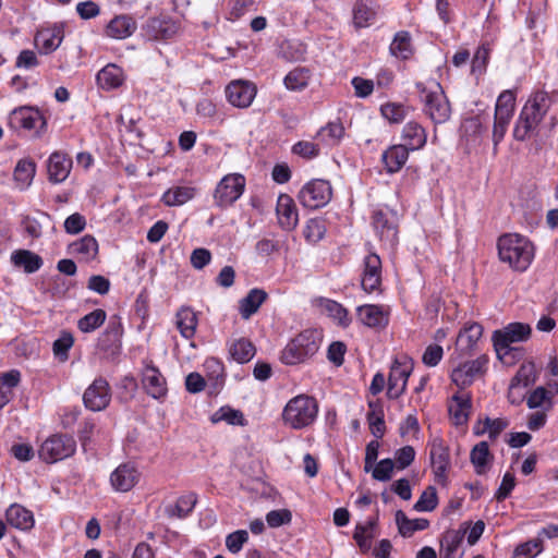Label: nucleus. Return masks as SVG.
Wrapping results in <instances>:
<instances>
[{"label": "nucleus", "mask_w": 558, "mask_h": 558, "mask_svg": "<svg viewBox=\"0 0 558 558\" xmlns=\"http://www.w3.org/2000/svg\"><path fill=\"white\" fill-rule=\"evenodd\" d=\"M554 100L545 90H537L530 96L517 120L513 136L518 141H525L544 119Z\"/></svg>", "instance_id": "obj_1"}, {"label": "nucleus", "mask_w": 558, "mask_h": 558, "mask_svg": "<svg viewBox=\"0 0 558 558\" xmlns=\"http://www.w3.org/2000/svg\"><path fill=\"white\" fill-rule=\"evenodd\" d=\"M534 251L533 243L517 233L504 234L498 240L499 258L518 271L527 269L534 258Z\"/></svg>", "instance_id": "obj_2"}, {"label": "nucleus", "mask_w": 558, "mask_h": 558, "mask_svg": "<svg viewBox=\"0 0 558 558\" xmlns=\"http://www.w3.org/2000/svg\"><path fill=\"white\" fill-rule=\"evenodd\" d=\"M415 88L420 94L421 101L423 102L424 113L435 123H444L449 120L451 114L450 102L441 87L436 81H430L427 84L417 82Z\"/></svg>", "instance_id": "obj_3"}, {"label": "nucleus", "mask_w": 558, "mask_h": 558, "mask_svg": "<svg viewBox=\"0 0 558 558\" xmlns=\"http://www.w3.org/2000/svg\"><path fill=\"white\" fill-rule=\"evenodd\" d=\"M317 414V400L307 395H299L288 401L281 416L284 425L293 429H302L312 425Z\"/></svg>", "instance_id": "obj_4"}, {"label": "nucleus", "mask_w": 558, "mask_h": 558, "mask_svg": "<svg viewBox=\"0 0 558 558\" xmlns=\"http://www.w3.org/2000/svg\"><path fill=\"white\" fill-rule=\"evenodd\" d=\"M322 335L306 329L295 336L281 351L280 360L286 365H295L312 357L319 349Z\"/></svg>", "instance_id": "obj_5"}, {"label": "nucleus", "mask_w": 558, "mask_h": 558, "mask_svg": "<svg viewBox=\"0 0 558 558\" xmlns=\"http://www.w3.org/2000/svg\"><path fill=\"white\" fill-rule=\"evenodd\" d=\"M531 335V327L523 323H511L502 329L494 331L493 342L500 360H505L515 349L512 343L525 341Z\"/></svg>", "instance_id": "obj_6"}, {"label": "nucleus", "mask_w": 558, "mask_h": 558, "mask_svg": "<svg viewBox=\"0 0 558 558\" xmlns=\"http://www.w3.org/2000/svg\"><path fill=\"white\" fill-rule=\"evenodd\" d=\"M245 178L240 173L225 175L217 184L214 192L215 205L227 208L236 202L245 190Z\"/></svg>", "instance_id": "obj_7"}, {"label": "nucleus", "mask_w": 558, "mask_h": 558, "mask_svg": "<svg viewBox=\"0 0 558 558\" xmlns=\"http://www.w3.org/2000/svg\"><path fill=\"white\" fill-rule=\"evenodd\" d=\"M76 450V441L68 435H52L46 439L38 454L47 463H54L71 457Z\"/></svg>", "instance_id": "obj_8"}, {"label": "nucleus", "mask_w": 558, "mask_h": 558, "mask_svg": "<svg viewBox=\"0 0 558 558\" xmlns=\"http://www.w3.org/2000/svg\"><path fill=\"white\" fill-rule=\"evenodd\" d=\"M332 196V189L328 181L314 179L306 183L299 192L300 203L310 209H317L327 205Z\"/></svg>", "instance_id": "obj_9"}, {"label": "nucleus", "mask_w": 558, "mask_h": 558, "mask_svg": "<svg viewBox=\"0 0 558 558\" xmlns=\"http://www.w3.org/2000/svg\"><path fill=\"white\" fill-rule=\"evenodd\" d=\"M412 371V360L407 355L395 359L388 377L387 397L389 399H398L404 393Z\"/></svg>", "instance_id": "obj_10"}, {"label": "nucleus", "mask_w": 558, "mask_h": 558, "mask_svg": "<svg viewBox=\"0 0 558 558\" xmlns=\"http://www.w3.org/2000/svg\"><path fill=\"white\" fill-rule=\"evenodd\" d=\"M488 357L481 355L475 360L459 363L451 371V380L460 389L471 386L476 378L482 377L487 369Z\"/></svg>", "instance_id": "obj_11"}, {"label": "nucleus", "mask_w": 558, "mask_h": 558, "mask_svg": "<svg viewBox=\"0 0 558 558\" xmlns=\"http://www.w3.org/2000/svg\"><path fill=\"white\" fill-rule=\"evenodd\" d=\"M112 391L108 380L104 377L95 378L83 393L84 407L93 412H100L111 402Z\"/></svg>", "instance_id": "obj_12"}, {"label": "nucleus", "mask_w": 558, "mask_h": 558, "mask_svg": "<svg viewBox=\"0 0 558 558\" xmlns=\"http://www.w3.org/2000/svg\"><path fill=\"white\" fill-rule=\"evenodd\" d=\"M257 93L256 86L248 81L234 80L226 87V97L230 105L236 108H248Z\"/></svg>", "instance_id": "obj_13"}, {"label": "nucleus", "mask_w": 558, "mask_h": 558, "mask_svg": "<svg viewBox=\"0 0 558 558\" xmlns=\"http://www.w3.org/2000/svg\"><path fill=\"white\" fill-rule=\"evenodd\" d=\"M141 473L137 468L131 463H122L110 474V484L116 492H130L140 481Z\"/></svg>", "instance_id": "obj_14"}, {"label": "nucleus", "mask_w": 558, "mask_h": 558, "mask_svg": "<svg viewBox=\"0 0 558 558\" xmlns=\"http://www.w3.org/2000/svg\"><path fill=\"white\" fill-rule=\"evenodd\" d=\"M142 384L145 391L154 399L163 398L167 395L166 378L157 367L147 364L142 373Z\"/></svg>", "instance_id": "obj_15"}, {"label": "nucleus", "mask_w": 558, "mask_h": 558, "mask_svg": "<svg viewBox=\"0 0 558 558\" xmlns=\"http://www.w3.org/2000/svg\"><path fill=\"white\" fill-rule=\"evenodd\" d=\"M381 282V260L375 253H371L364 258V271L361 286L365 292L377 290Z\"/></svg>", "instance_id": "obj_16"}, {"label": "nucleus", "mask_w": 558, "mask_h": 558, "mask_svg": "<svg viewBox=\"0 0 558 558\" xmlns=\"http://www.w3.org/2000/svg\"><path fill=\"white\" fill-rule=\"evenodd\" d=\"M72 158L68 155L54 151L48 159V180L53 183L64 182L72 169Z\"/></svg>", "instance_id": "obj_17"}, {"label": "nucleus", "mask_w": 558, "mask_h": 558, "mask_svg": "<svg viewBox=\"0 0 558 558\" xmlns=\"http://www.w3.org/2000/svg\"><path fill=\"white\" fill-rule=\"evenodd\" d=\"M430 462L433 472L438 483H444L447 478V471L450 459L448 448L441 440L435 439L430 447Z\"/></svg>", "instance_id": "obj_18"}, {"label": "nucleus", "mask_w": 558, "mask_h": 558, "mask_svg": "<svg viewBox=\"0 0 558 558\" xmlns=\"http://www.w3.org/2000/svg\"><path fill=\"white\" fill-rule=\"evenodd\" d=\"M279 226L283 230H293L299 221L298 210L293 199L287 195L281 194L278 197L276 206Z\"/></svg>", "instance_id": "obj_19"}, {"label": "nucleus", "mask_w": 558, "mask_h": 558, "mask_svg": "<svg viewBox=\"0 0 558 558\" xmlns=\"http://www.w3.org/2000/svg\"><path fill=\"white\" fill-rule=\"evenodd\" d=\"M144 34L150 40H166L172 38L178 27L175 23L170 20L151 17L144 26Z\"/></svg>", "instance_id": "obj_20"}, {"label": "nucleus", "mask_w": 558, "mask_h": 558, "mask_svg": "<svg viewBox=\"0 0 558 558\" xmlns=\"http://www.w3.org/2000/svg\"><path fill=\"white\" fill-rule=\"evenodd\" d=\"M373 226L380 240L393 245L397 242V225L395 218L381 210L375 211L373 215Z\"/></svg>", "instance_id": "obj_21"}, {"label": "nucleus", "mask_w": 558, "mask_h": 558, "mask_svg": "<svg viewBox=\"0 0 558 558\" xmlns=\"http://www.w3.org/2000/svg\"><path fill=\"white\" fill-rule=\"evenodd\" d=\"M401 140V145H407L409 150H417L426 144L427 134L420 123L409 121L402 129Z\"/></svg>", "instance_id": "obj_22"}, {"label": "nucleus", "mask_w": 558, "mask_h": 558, "mask_svg": "<svg viewBox=\"0 0 558 558\" xmlns=\"http://www.w3.org/2000/svg\"><path fill=\"white\" fill-rule=\"evenodd\" d=\"M409 149L407 145H392L381 155V161L387 172L396 173L401 170L409 158Z\"/></svg>", "instance_id": "obj_23"}, {"label": "nucleus", "mask_w": 558, "mask_h": 558, "mask_svg": "<svg viewBox=\"0 0 558 558\" xmlns=\"http://www.w3.org/2000/svg\"><path fill=\"white\" fill-rule=\"evenodd\" d=\"M360 322L371 328H381L388 324V316L379 305L366 304L357 307Z\"/></svg>", "instance_id": "obj_24"}, {"label": "nucleus", "mask_w": 558, "mask_h": 558, "mask_svg": "<svg viewBox=\"0 0 558 558\" xmlns=\"http://www.w3.org/2000/svg\"><path fill=\"white\" fill-rule=\"evenodd\" d=\"M7 522L19 530L28 531L34 526L33 512L21 505H11L5 512Z\"/></svg>", "instance_id": "obj_25"}, {"label": "nucleus", "mask_w": 558, "mask_h": 558, "mask_svg": "<svg viewBox=\"0 0 558 558\" xmlns=\"http://www.w3.org/2000/svg\"><path fill=\"white\" fill-rule=\"evenodd\" d=\"M136 29V22L129 15L113 17L106 27V34L113 39L130 37Z\"/></svg>", "instance_id": "obj_26"}, {"label": "nucleus", "mask_w": 558, "mask_h": 558, "mask_svg": "<svg viewBox=\"0 0 558 558\" xmlns=\"http://www.w3.org/2000/svg\"><path fill=\"white\" fill-rule=\"evenodd\" d=\"M11 119L25 130H35L46 124L39 110L29 107L14 109Z\"/></svg>", "instance_id": "obj_27"}, {"label": "nucleus", "mask_w": 558, "mask_h": 558, "mask_svg": "<svg viewBox=\"0 0 558 558\" xmlns=\"http://www.w3.org/2000/svg\"><path fill=\"white\" fill-rule=\"evenodd\" d=\"M96 80L98 86L105 90L118 88L124 81L123 70L116 64H107L98 72Z\"/></svg>", "instance_id": "obj_28"}, {"label": "nucleus", "mask_w": 558, "mask_h": 558, "mask_svg": "<svg viewBox=\"0 0 558 558\" xmlns=\"http://www.w3.org/2000/svg\"><path fill=\"white\" fill-rule=\"evenodd\" d=\"M175 325L183 338L192 339L198 325L196 313L190 307H181L175 315Z\"/></svg>", "instance_id": "obj_29"}, {"label": "nucleus", "mask_w": 558, "mask_h": 558, "mask_svg": "<svg viewBox=\"0 0 558 558\" xmlns=\"http://www.w3.org/2000/svg\"><path fill=\"white\" fill-rule=\"evenodd\" d=\"M267 293L263 289L254 288L248 291L245 298L240 301V314L242 318L248 319L255 314L260 305L267 300Z\"/></svg>", "instance_id": "obj_30"}, {"label": "nucleus", "mask_w": 558, "mask_h": 558, "mask_svg": "<svg viewBox=\"0 0 558 558\" xmlns=\"http://www.w3.org/2000/svg\"><path fill=\"white\" fill-rule=\"evenodd\" d=\"M122 326L119 322H110L106 330L98 338L97 347L100 351L114 352L120 348Z\"/></svg>", "instance_id": "obj_31"}, {"label": "nucleus", "mask_w": 558, "mask_h": 558, "mask_svg": "<svg viewBox=\"0 0 558 558\" xmlns=\"http://www.w3.org/2000/svg\"><path fill=\"white\" fill-rule=\"evenodd\" d=\"M482 333L483 327L477 323L465 326L457 337V349L464 353L471 352L482 337Z\"/></svg>", "instance_id": "obj_32"}, {"label": "nucleus", "mask_w": 558, "mask_h": 558, "mask_svg": "<svg viewBox=\"0 0 558 558\" xmlns=\"http://www.w3.org/2000/svg\"><path fill=\"white\" fill-rule=\"evenodd\" d=\"M62 39L63 35L60 28H47L36 34L35 44L40 52L49 53L61 45Z\"/></svg>", "instance_id": "obj_33"}, {"label": "nucleus", "mask_w": 558, "mask_h": 558, "mask_svg": "<svg viewBox=\"0 0 558 558\" xmlns=\"http://www.w3.org/2000/svg\"><path fill=\"white\" fill-rule=\"evenodd\" d=\"M11 262L14 266L22 267L27 274H33L43 266L41 257L27 250L13 252L11 255Z\"/></svg>", "instance_id": "obj_34"}, {"label": "nucleus", "mask_w": 558, "mask_h": 558, "mask_svg": "<svg viewBox=\"0 0 558 558\" xmlns=\"http://www.w3.org/2000/svg\"><path fill=\"white\" fill-rule=\"evenodd\" d=\"M197 502V496L194 493H189L178 498L174 505L166 507V513L170 518H186L194 509Z\"/></svg>", "instance_id": "obj_35"}, {"label": "nucleus", "mask_w": 558, "mask_h": 558, "mask_svg": "<svg viewBox=\"0 0 558 558\" xmlns=\"http://www.w3.org/2000/svg\"><path fill=\"white\" fill-rule=\"evenodd\" d=\"M396 522L399 533L403 537H410L414 532L426 530L429 526V521L427 519L420 518L410 520L401 510L396 512Z\"/></svg>", "instance_id": "obj_36"}, {"label": "nucleus", "mask_w": 558, "mask_h": 558, "mask_svg": "<svg viewBox=\"0 0 558 558\" xmlns=\"http://www.w3.org/2000/svg\"><path fill=\"white\" fill-rule=\"evenodd\" d=\"M471 409V398L469 395L452 397V403L449 405V413L456 425L466 423Z\"/></svg>", "instance_id": "obj_37"}, {"label": "nucleus", "mask_w": 558, "mask_h": 558, "mask_svg": "<svg viewBox=\"0 0 558 558\" xmlns=\"http://www.w3.org/2000/svg\"><path fill=\"white\" fill-rule=\"evenodd\" d=\"M36 173V165L31 159H21L14 169V180L21 190L27 189Z\"/></svg>", "instance_id": "obj_38"}, {"label": "nucleus", "mask_w": 558, "mask_h": 558, "mask_svg": "<svg viewBox=\"0 0 558 558\" xmlns=\"http://www.w3.org/2000/svg\"><path fill=\"white\" fill-rule=\"evenodd\" d=\"M195 196V189L191 186H175L166 191L161 197L167 206H181Z\"/></svg>", "instance_id": "obj_39"}, {"label": "nucleus", "mask_w": 558, "mask_h": 558, "mask_svg": "<svg viewBox=\"0 0 558 558\" xmlns=\"http://www.w3.org/2000/svg\"><path fill=\"white\" fill-rule=\"evenodd\" d=\"M470 459L475 468V472L480 475L484 474L486 472L488 462L492 459L488 444L486 441H481L475 445L471 450Z\"/></svg>", "instance_id": "obj_40"}, {"label": "nucleus", "mask_w": 558, "mask_h": 558, "mask_svg": "<svg viewBox=\"0 0 558 558\" xmlns=\"http://www.w3.org/2000/svg\"><path fill=\"white\" fill-rule=\"evenodd\" d=\"M509 423L505 418H489L486 417L483 422L478 421L474 426L476 435L488 434L490 439H496L499 434L508 427Z\"/></svg>", "instance_id": "obj_41"}, {"label": "nucleus", "mask_w": 558, "mask_h": 558, "mask_svg": "<svg viewBox=\"0 0 558 558\" xmlns=\"http://www.w3.org/2000/svg\"><path fill=\"white\" fill-rule=\"evenodd\" d=\"M390 52L392 56L405 60L413 53L411 36L408 32H399L396 34L391 45Z\"/></svg>", "instance_id": "obj_42"}, {"label": "nucleus", "mask_w": 558, "mask_h": 558, "mask_svg": "<svg viewBox=\"0 0 558 558\" xmlns=\"http://www.w3.org/2000/svg\"><path fill=\"white\" fill-rule=\"evenodd\" d=\"M106 318L107 314L104 310H94L78 319L77 328L85 333L93 332L105 323Z\"/></svg>", "instance_id": "obj_43"}, {"label": "nucleus", "mask_w": 558, "mask_h": 558, "mask_svg": "<svg viewBox=\"0 0 558 558\" xmlns=\"http://www.w3.org/2000/svg\"><path fill=\"white\" fill-rule=\"evenodd\" d=\"M71 248L74 253L82 255L85 260H92L98 253V243L92 235H85L81 240L75 241Z\"/></svg>", "instance_id": "obj_44"}, {"label": "nucleus", "mask_w": 558, "mask_h": 558, "mask_svg": "<svg viewBox=\"0 0 558 558\" xmlns=\"http://www.w3.org/2000/svg\"><path fill=\"white\" fill-rule=\"evenodd\" d=\"M463 538V533L457 530L447 531L441 538V554L442 558H454Z\"/></svg>", "instance_id": "obj_45"}, {"label": "nucleus", "mask_w": 558, "mask_h": 558, "mask_svg": "<svg viewBox=\"0 0 558 558\" xmlns=\"http://www.w3.org/2000/svg\"><path fill=\"white\" fill-rule=\"evenodd\" d=\"M230 354L239 363H246L255 355V347L246 339H238L230 347Z\"/></svg>", "instance_id": "obj_46"}, {"label": "nucleus", "mask_w": 558, "mask_h": 558, "mask_svg": "<svg viewBox=\"0 0 558 558\" xmlns=\"http://www.w3.org/2000/svg\"><path fill=\"white\" fill-rule=\"evenodd\" d=\"M310 81V71L306 68H295L284 77V85L290 90H302Z\"/></svg>", "instance_id": "obj_47"}, {"label": "nucleus", "mask_w": 558, "mask_h": 558, "mask_svg": "<svg viewBox=\"0 0 558 558\" xmlns=\"http://www.w3.org/2000/svg\"><path fill=\"white\" fill-rule=\"evenodd\" d=\"M409 111V107L397 102H387L380 107L383 117L391 123H401L408 117Z\"/></svg>", "instance_id": "obj_48"}, {"label": "nucleus", "mask_w": 558, "mask_h": 558, "mask_svg": "<svg viewBox=\"0 0 558 558\" xmlns=\"http://www.w3.org/2000/svg\"><path fill=\"white\" fill-rule=\"evenodd\" d=\"M39 215L41 220L32 217H25L22 221L25 232L33 239L40 238L44 225L51 221L49 214L41 211Z\"/></svg>", "instance_id": "obj_49"}, {"label": "nucleus", "mask_w": 558, "mask_h": 558, "mask_svg": "<svg viewBox=\"0 0 558 558\" xmlns=\"http://www.w3.org/2000/svg\"><path fill=\"white\" fill-rule=\"evenodd\" d=\"M515 96L511 90H504L496 102L495 114L512 118Z\"/></svg>", "instance_id": "obj_50"}, {"label": "nucleus", "mask_w": 558, "mask_h": 558, "mask_svg": "<svg viewBox=\"0 0 558 558\" xmlns=\"http://www.w3.org/2000/svg\"><path fill=\"white\" fill-rule=\"evenodd\" d=\"M535 380L534 375V365L533 364H526L522 365L514 377L511 379L509 389L510 391L513 390L517 387H527Z\"/></svg>", "instance_id": "obj_51"}, {"label": "nucleus", "mask_w": 558, "mask_h": 558, "mask_svg": "<svg viewBox=\"0 0 558 558\" xmlns=\"http://www.w3.org/2000/svg\"><path fill=\"white\" fill-rule=\"evenodd\" d=\"M438 505L436 488L428 486L414 505L416 511H433Z\"/></svg>", "instance_id": "obj_52"}, {"label": "nucleus", "mask_w": 558, "mask_h": 558, "mask_svg": "<svg viewBox=\"0 0 558 558\" xmlns=\"http://www.w3.org/2000/svg\"><path fill=\"white\" fill-rule=\"evenodd\" d=\"M326 232L325 223L322 219H310L304 228V236L311 243H316L323 239Z\"/></svg>", "instance_id": "obj_53"}, {"label": "nucleus", "mask_w": 558, "mask_h": 558, "mask_svg": "<svg viewBox=\"0 0 558 558\" xmlns=\"http://www.w3.org/2000/svg\"><path fill=\"white\" fill-rule=\"evenodd\" d=\"M74 343V338L71 332L62 331L60 337L53 342V353L61 361L68 360V352Z\"/></svg>", "instance_id": "obj_54"}, {"label": "nucleus", "mask_w": 558, "mask_h": 558, "mask_svg": "<svg viewBox=\"0 0 558 558\" xmlns=\"http://www.w3.org/2000/svg\"><path fill=\"white\" fill-rule=\"evenodd\" d=\"M375 17V12L364 3H357L353 11V22L356 27H366Z\"/></svg>", "instance_id": "obj_55"}, {"label": "nucleus", "mask_w": 558, "mask_h": 558, "mask_svg": "<svg viewBox=\"0 0 558 558\" xmlns=\"http://www.w3.org/2000/svg\"><path fill=\"white\" fill-rule=\"evenodd\" d=\"M375 525V521H369L366 525H356L353 538L357 543L360 549L366 553L371 549L372 535H366L368 530H372Z\"/></svg>", "instance_id": "obj_56"}, {"label": "nucleus", "mask_w": 558, "mask_h": 558, "mask_svg": "<svg viewBox=\"0 0 558 558\" xmlns=\"http://www.w3.org/2000/svg\"><path fill=\"white\" fill-rule=\"evenodd\" d=\"M248 541V533L245 530H238L226 537V546L232 554H238Z\"/></svg>", "instance_id": "obj_57"}, {"label": "nucleus", "mask_w": 558, "mask_h": 558, "mask_svg": "<svg viewBox=\"0 0 558 558\" xmlns=\"http://www.w3.org/2000/svg\"><path fill=\"white\" fill-rule=\"evenodd\" d=\"M542 550L541 542L537 539L529 541L515 547L512 558H533Z\"/></svg>", "instance_id": "obj_58"}, {"label": "nucleus", "mask_w": 558, "mask_h": 558, "mask_svg": "<svg viewBox=\"0 0 558 558\" xmlns=\"http://www.w3.org/2000/svg\"><path fill=\"white\" fill-rule=\"evenodd\" d=\"M385 414L367 412L366 420L372 435L376 438H381L386 432Z\"/></svg>", "instance_id": "obj_59"}, {"label": "nucleus", "mask_w": 558, "mask_h": 558, "mask_svg": "<svg viewBox=\"0 0 558 558\" xmlns=\"http://www.w3.org/2000/svg\"><path fill=\"white\" fill-rule=\"evenodd\" d=\"M242 412L230 408H221L211 416V421L214 423L226 421L227 423L232 425L242 424Z\"/></svg>", "instance_id": "obj_60"}, {"label": "nucleus", "mask_w": 558, "mask_h": 558, "mask_svg": "<svg viewBox=\"0 0 558 558\" xmlns=\"http://www.w3.org/2000/svg\"><path fill=\"white\" fill-rule=\"evenodd\" d=\"M510 120H511L510 117L495 114V121H494V128H493V143H494L495 151L497 150L498 144L504 140V136L507 132V128L509 125Z\"/></svg>", "instance_id": "obj_61"}, {"label": "nucleus", "mask_w": 558, "mask_h": 558, "mask_svg": "<svg viewBox=\"0 0 558 558\" xmlns=\"http://www.w3.org/2000/svg\"><path fill=\"white\" fill-rule=\"evenodd\" d=\"M395 463L391 459L380 460L372 471V476L380 482H387L391 478Z\"/></svg>", "instance_id": "obj_62"}, {"label": "nucleus", "mask_w": 558, "mask_h": 558, "mask_svg": "<svg viewBox=\"0 0 558 558\" xmlns=\"http://www.w3.org/2000/svg\"><path fill=\"white\" fill-rule=\"evenodd\" d=\"M292 513L288 509L271 510L266 514L270 527H279L291 522Z\"/></svg>", "instance_id": "obj_63"}, {"label": "nucleus", "mask_w": 558, "mask_h": 558, "mask_svg": "<svg viewBox=\"0 0 558 558\" xmlns=\"http://www.w3.org/2000/svg\"><path fill=\"white\" fill-rule=\"evenodd\" d=\"M326 311L329 316L335 318L341 326L345 327L350 324L348 311L340 303L328 301L326 304Z\"/></svg>", "instance_id": "obj_64"}]
</instances>
